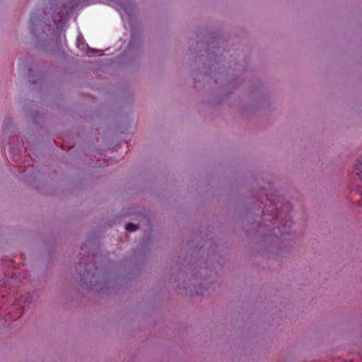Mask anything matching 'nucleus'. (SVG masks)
I'll return each mask as SVG.
<instances>
[{
	"instance_id": "1",
	"label": "nucleus",
	"mask_w": 362,
	"mask_h": 362,
	"mask_svg": "<svg viewBox=\"0 0 362 362\" xmlns=\"http://www.w3.org/2000/svg\"><path fill=\"white\" fill-rule=\"evenodd\" d=\"M267 187H269V189L272 190L270 183H267V187L264 186V187H262L261 189V191H262L264 194L265 195L266 200L269 201L271 205H272L273 208L271 210V212L272 213V216L278 218L280 214V207H279L278 204L282 198L279 195L276 194L275 193L267 192Z\"/></svg>"
},
{
	"instance_id": "2",
	"label": "nucleus",
	"mask_w": 362,
	"mask_h": 362,
	"mask_svg": "<svg viewBox=\"0 0 362 362\" xmlns=\"http://www.w3.org/2000/svg\"><path fill=\"white\" fill-rule=\"evenodd\" d=\"M113 284L112 281L103 280L94 284V289L101 296L110 294L113 291Z\"/></svg>"
},
{
	"instance_id": "3",
	"label": "nucleus",
	"mask_w": 362,
	"mask_h": 362,
	"mask_svg": "<svg viewBox=\"0 0 362 362\" xmlns=\"http://www.w3.org/2000/svg\"><path fill=\"white\" fill-rule=\"evenodd\" d=\"M355 170L362 181V160H360L358 163L356 165Z\"/></svg>"
},
{
	"instance_id": "4",
	"label": "nucleus",
	"mask_w": 362,
	"mask_h": 362,
	"mask_svg": "<svg viewBox=\"0 0 362 362\" xmlns=\"http://www.w3.org/2000/svg\"><path fill=\"white\" fill-rule=\"evenodd\" d=\"M217 255H212L211 257H209L206 262V264L209 266V267H214V262H212V260H216L217 259Z\"/></svg>"
},
{
	"instance_id": "5",
	"label": "nucleus",
	"mask_w": 362,
	"mask_h": 362,
	"mask_svg": "<svg viewBox=\"0 0 362 362\" xmlns=\"http://www.w3.org/2000/svg\"><path fill=\"white\" fill-rule=\"evenodd\" d=\"M117 2L124 10H127L129 0H117Z\"/></svg>"
},
{
	"instance_id": "6",
	"label": "nucleus",
	"mask_w": 362,
	"mask_h": 362,
	"mask_svg": "<svg viewBox=\"0 0 362 362\" xmlns=\"http://www.w3.org/2000/svg\"><path fill=\"white\" fill-rule=\"evenodd\" d=\"M125 228L129 231H134L138 228V226L132 223H129L126 225Z\"/></svg>"
},
{
	"instance_id": "7",
	"label": "nucleus",
	"mask_w": 362,
	"mask_h": 362,
	"mask_svg": "<svg viewBox=\"0 0 362 362\" xmlns=\"http://www.w3.org/2000/svg\"><path fill=\"white\" fill-rule=\"evenodd\" d=\"M289 228H290V225L288 226V228H286V225H285V226H281V228L279 227V230L280 233L281 234H283V233H288V229H289Z\"/></svg>"
},
{
	"instance_id": "8",
	"label": "nucleus",
	"mask_w": 362,
	"mask_h": 362,
	"mask_svg": "<svg viewBox=\"0 0 362 362\" xmlns=\"http://www.w3.org/2000/svg\"><path fill=\"white\" fill-rule=\"evenodd\" d=\"M33 294L28 293L27 296H26V298H25V301H28V303H31L32 300H33Z\"/></svg>"
},
{
	"instance_id": "9",
	"label": "nucleus",
	"mask_w": 362,
	"mask_h": 362,
	"mask_svg": "<svg viewBox=\"0 0 362 362\" xmlns=\"http://www.w3.org/2000/svg\"><path fill=\"white\" fill-rule=\"evenodd\" d=\"M204 291H206V288H204V290H202V289L201 288V291H197V293H198L199 294H204Z\"/></svg>"
}]
</instances>
